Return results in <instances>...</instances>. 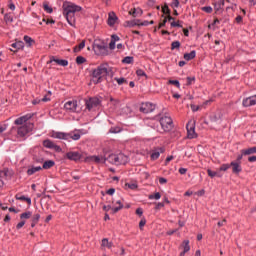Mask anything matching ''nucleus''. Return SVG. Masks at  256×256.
I'll return each mask as SVG.
<instances>
[{"label":"nucleus","instance_id":"obj_1","mask_svg":"<svg viewBox=\"0 0 256 256\" xmlns=\"http://www.w3.org/2000/svg\"><path fill=\"white\" fill-rule=\"evenodd\" d=\"M62 9L66 21L73 27V25H75V13H79L83 8L73 2H64Z\"/></svg>","mask_w":256,"mask_h":256},{"label":"nucleus","instance_id":"obj_2","mask_svg":"<svg viewBox=\"0 0 256 256\" xmlns=\"http://www.w3.org/2000/svg\"><path fill=\"white\" fill-rule=\"evenodd\" d=\"M109 75V64L102 63L97 68L92 69L90 77L91 82L94 85H99V83L103 82V77H107Z\"/></svg>","mask_w":256,"mask_h":256},{"label":"nucleus","instance_id":"obj_3","mask_svg":"<svg viewBox=\"0 0 256 256\" xmlns=\"http://www.w3.org/2000/svg\"><path fill=\"white\" fill-rule=\"evenodd\" d=\"M51 137H53V139H62L63 141H79V139H81V134L79 132L76 131H72V132H52Z\"/></svg>","mask_w":256,"mask_h":256},{"label":"nucleus","instance_id":"obj_4","mask_svg":"<svg viewBox=\"0 0 256 256\" xmlns=\"http://www.w3.org/2000/svg\"><path fill=\"white\" fill-rule=\"evenodd\" d=\"M106 161L111 165H127V163L129 162V157H127L123 153L109 154L106 157Z\"/></svg>","mask_w":256,"mask_h":256},{"label":"nucleus","instance_id":"obj_5","mask_svg":"<svg viewBox=\"0 0 256 256\" xmlns=\"http://www.w3.org/2000/svg\"><path fill=\"white\" fill-rule=\"evenodd\" d=\"M93 50L96 53V55H102L104 57L109 55V46H107V43H105L104 41H101V40L94 41Z\"/></svg>","mask_w":256,"mask_h":256},{"label":"nucleus","instance_id":"obj_6","mask_svg":"<svg viewBox=\"0 0 256 256\" xmlns=\"http://www.w3.org/2000/svg\"><path fill=\"white\" fill-rule=\"evenodd\" d=\"M34 127H35V125L30 122L25 123L22 126H19L17 128V137L18 138L27 137V135H29V133H31V131H33Z\"/></svg>","mask_w":256,"mask_h":256},{"label":"nucleus","instance_id":"obj_7","mask_svg":"<svg viewBox=\"0 0 256 256\" xmlns=\"http://www.w3.org/2000/svg\"><path fill=\"white\" fill-rule=\"evenodd\" d=\"M160 125L162 130L167 133L173 129V119H171L169 116H164L160 118Z\"/></svg>","mask_w":256,"mask_h":256},{"label":"nucleus","instance_id":"obj_8","mask_svg":"<svg viewBox=\"0 0 256 256\" xmlns=\"http://www.w3.org/2000/svg\"><path fill=\"white\" fill-rule=\"evenodd\" d=\"M86 109L88 111H91V109H95V107H99L101 105V100L97 97L90 98L85 101Z\"/></svg>","mask_w":256,"mask_h":256},{"label":"nucleus","instance_id":"obj_9","mask_svg":"<svg viewBox=\"0 0 256 256\" xmlns=\"http://www.w3.org/2000/svg\"><path fill=\"white\" fill-rule=\"evenodd\" d=\"M66 159H69V161H81L83 159V152L79 151H70L66 153Z\"/></svg>","mask_w":256,"mask_h":256},{"label":"nucleus","instance_id":"obj_10","mask_svg":"<svg viewBox=\"0 0 256 256\" xmlns=\"http://www.w3.org/2000/svg\"><path fill=\"white\" fill-rule=\"evenodd\" d=\"M154 109H155V104L150 102L142 103L140 106L141 113H153Z\"/></svg>","mask_w":256,"mask_h":256},{"label":"nucleus","instance_id":"obj_11","mask_svg":"<svg viewBox=\"0 0 256 256\" xmlns=\"http://www.w3.org/2000/svg\"><path fill=\"white\" fill-rule=\"evenodd\" d=\"M43 147H46V149H54L57 153L61 151V146L54 144V142L49 139L43 141Z\"/></svg>","mask_w":256,"mask_h":256},{"label":"nucleus","instance_id":"obj_12","mask_svg":"<svg viewBox=\"0 0 256 256\" xmlns=\"http://www.w3.org/2000/svg\"><path fill=\"white\" fill-rule=\"evenodd\" d=\"M64 109L70 111V113L77 112V100H70L64 104Z\"/></svg>","mask_w":256,"mask_h":256},{"label":"nucleus","instance_id":"obj_13","mask_svg":"<svg viewBox=\"0 0 256 256\" xmlns=\"http://www.w3.org/2000/svg\"><path fill=\"white\" fill-rule=\"evenodd\" d=\"M11 177H13V171L9 169H4L0 171V181H3V179L5 181H9Z\"/></svg>","mask_w":256,"mask_h":256},{"label":"nucleus","instance_id":"obj_14","mask_svg":"<svg viewBox=\"0 0 256 256\" xmlns=\"http://www.w3.org/2000/svg\"><path fill=\"white\" fill-rule=\"evenodd\" d=\"M242 105L243 107H253V105H256V94L248 98H245L242 101Z\"/></svg>","mask_w":256,"mask_h":256},{"label":"nucleus","instance_id":"obj_15","mask_svg":"<svg viewBox=\"0 0 256 256\" xmlns=\"http://www.w3.org/2000/svg\"><path fill=\"white\" fill-rule=\"evenodd\" d=\"M187 133H188V139H195L197 137V133H195V125L188 123L186 125Z\"/></svg>","mask_w":256,"mask_h":256},{"label":"nucleus","instance_id":"obj_16","mask_svg":"<svg viewBox=\"0 0 256 256\" xmlns=\"http://www.w3.org/2000/svg\"><path fill=\"white\" fill-rule=\"evenodd\" d=\"M118 20H119V17H117V14H115V12H110L108 14L107 23H108L109 27H114L115 23H117Z\"/></svg>","mask_w":256,"mask_h":256},{"label":"nucleus","instance_id":"obj_17","mask_svg":"<svg viewBox=\"0 0 256 256\" xmlns=\"http://www.w3.org/2000/svg\"><path fill=\"white\" fill-rule=\"evenodd\" d=\"M161 153H165V148L159 147L154 149L150 155L152 161H157V158L161 156Z\"/></svg>","mask_w":256,"mask_h":256},{"label":"nucleus","instance_id":"obj_18","mask_svg":"<svg viewBox=\"0 0 256 256\" xmlns=\"http://www.w3.org/2000/svg\"><path fill=\"white\" fill-rule=\"evenodd\" d=\"M230 167H232V173L235 175H239L243 171V168L241 167V164L239 162L232 161L230 163Z\"/></svg>","mask_w":256,"mask_h":256},{"label":"nucleus","instance_id":"obj_19","mask_svg":"<svg viewBox=\"0 0 256 256\" xmlns=\"http://www.w3.org/2000/svg\"><path fill=\"white\" fill-rule=\"evenodd\" d=\"M112 203L114 205H118V206L112 208L113 215H115V213H119V211H121V209H123V199L114 200V201H112Z\"/></svg>","mask_w":256,"mask_h":256},{"label":"nucleus","instance_id":"obj_20","mask_svg":"<svg viewBox=\"0 0 256 256\" xmlns=\"http://www.w3.org/2000/svg\"><path fill=\"white\" fill-rule=\"evenodd\" d=\"M12 49L10 51H13L14 53H17L20 49H23L25 47V43L23 41H16L11 44Z\"/></svg>","mask_w":256,"mask_h":256},{"label":"nucleus","instance_id":"obj_21","mask_svg":"<svg viewBox=\"0 0 256 256\" xmlns=\"http://www.w3.org/2000/svg\"><path fill=\"white\" fill-rule=\"evenodd\" d=\"M56 63L57 65H60V67H67V65H69V61L67 60H63V59H56V58H52L50 60V63Z\"/></svg>","mask_w":256,"mask_h":256},{"label":"nucleus","instance_id":"obj_22","mask_svg":"<svg viewBox=\"0 0 256 256\" xmlns=\"http://www.w3.org/2000/svg\"><path fill=\"white\" fill-rule=\"evenodd\" d=\"M129 15H132V17H141V15H143V9H141V8H132L129 11Z\"/></svg>","mask_w":256,"mask_h":256},{"label":"nucleus","instance_id":"obj_23","mask_svg":"<svg viewBox=\"0 0 256 256\" xmlns=\"http://www.w3.org/2000/svg\"><path fill=\"white\" fill-rule=\"evenodd\" d=\"M43 168L41 166H31L30 168H28L27 170V175L31 176V175H35V173L42 171Z\"/></svg>","mask_w":256,"mask_h":256},{"label":"nucleus","instance_id":"obj_24","mask_svg":"<svg viewBox=\"0 0 256 256\" xmlns=\"http://www.w3.org/2000/svg\"><path fill=\"white\" fill-rule=\"evenodd\" d=\"M90 159L94 163H107V159L103 156H91Z\"/></svg>","mask_w":256,"mask_h":256},{"label":"nucleus","instance_id":"obj_25","mask_svg":"<svg viewBox=\"0 0 256 256\" xmlns=\"http://www.w3.org/2000/svg\"><path fill=\"white\" fill-rule=\"evenodd\" d=\"M27 121H29V117L21 116L14 121V125H23L24 123H27Z\"/></svg>","mask_w":256,"mask_h":256},{"label":"nucleus","instance_id":"obj_26","mask_svg":"<svg viewBox=\"0 0 256 256\" xmlns=\"http://www.w3.org/2000/svg\"><path fill=\"white\" fill-rule=\"evenodd\" d=\"M196 55H197V52L195 50H192L190 53L184 54V59L185 61H191L195 59Z\"/></svg>","mask_w":256,"mask_h":256},{"label":"nucleus","instance_id":"obj_27","mask_svg":"<svg viewBox=\"0 0 256 256\" xmlns=\"http://www.w3.org/2000/svg\"><path fill=\"white\" fill-rule=\"evenodd\" d=\"M242 155H255L256 146L241 150Z\"/></svg>","mask_w":256,"mask_h":256},{"label":"nucleus","instance_id":"obj_28","mask_svg":"<svg viewBox=\"0 0 256 256\" xmlns=\"http://www.w3.org/2000/svg\"><path fill=\"white\" fill-rule=\"evenodd\" d=\"M41 219V215L40 214H34L31 218V227H35V225H37V223H39V220Z\"/></svg>","mask_w":256,"mask_h":256},{"label":"nucleus","instance_id":"obj_29","mask_svg":"<svg viewBox=\"0 0 256 256\" xmlns=\"http://www.w3.org/2000/svg\"><path fill=\"white\" fill-rule=\"evenodd\" d=\"M15 199H17V201H26V203H28V205H31V198H29V197H25L23 195L16 194Z\"/></svg>","mask_w":256,"mask_h":256},{"label":"nucleus","instance_id":"obj_30","mask_svg":"<svg viewBox=\"0 0 256 256\" xmlns=\"http://www.w3.org/2000/svg\"><path fill=\"white\" fill-rule=\"evenodd\" d=\"M127 27H140V24H141V20L139 19H136V20H131V21H127Z\"/></svg>","mask_w":256,"mask_h":256},{"label":"nucleus","instance_id":"obj_31","mask_svg":"<svg viewBox=\"0 0 256 256\" xmlns=\"http://www.w3.org/2000/svg\"><path fill=\"white\" fill-rule=\"evenodd\" d=\"M51 167H55V161L48 160L43 163L42 169H51Z\"/></svg>","mask_w":256,"mask_h":256},{"label":"nucleus","instance_id":"obj_32","mask_svg":"<svg viewBox=\"0 0 256 256\" xmlns=\"http://www.w3.org/2000/svg\"><path fill=\"white\" fill-rule=\"evenodd\" d=\"M214 11L215 15H223V7L219 6L217 3H214Z\"/></svg>","mask_w":256,"mask_h":256},{"label":"nucleus","instance_id":"obj_33","mask_svg":"<svg viewBox=\"0 0 256 256\" xmlns=\"http://www.w3.org/2000/svg\"><path fill=\"white\" fill-rule=\"evenodd\" d=\"M184 253H189L191 251V246H189V240H184L182 243Z\"/></svg>","mask_w":256,"mask_h":256},{"label":"nucleus","instance_id":"obj_34","mask_svg":"<svg viewBox=\"0 0 256 256\" xmlns=\"http://www.w3.org/2000/svg\"><path fill=\"white\" fill-rule=\"evenodd\" d=\"M102 247H107V249H111L113 247V242H109V239L104 238L102 239Z\"/></svg>","mask_w":256,"mask_h":256},{"label":"nucleus","instance_id":"obj_35","mask_svg":"<svg viewBox=\"0 0 256 256\" xmlns=\"http://www.w3.org/2000/svg\"><path fill=\"white\" fill-rule=\"evenodd\" d=\"M32 216L33 213L31 211H26L20 215V219L23 221L24 219H31Z\"/></svg>","mask_w":256,"mask_h":256},{"label":"nucleus","instance_id":"obj_36","mask_svg":"<svg viewBox=\"0 0 256 256\" xmlns=\"http://www.w3.org/2000/svg\"><path fill=\"white\" fill-rule=\"evenodd\" d=\"M162 13V18H164L165 15H171V9H169V6L167 4L162 6Z\"/></svg>","mask_w":256,"mask_h":256},{"label":"nucleus","instance_id":"obj_37","mask_svg":"<svg viewBox=\"0 0 256 256\" xmlns=\"http://www.w3.org/2000/svg\"><path fill=\"white\" fill-rule=\"evenodd\" d=\"M208 176L213 177H223V174H220L219 172L212 171L211 169L207 170Z\"/></svg>","mask_w":256,"mask_h":256},{"label":"nucleus","instance_id":"obj_38","mask_svg":"<svg viewBox=\"0 0 256 256\" xmlns=\"http://www.w3.org/2000/svg\"><path fill=\"white\" fill-rule=\"evenodd\" d=\"M82 49H85V40H83L78 46L74 48V53H79Z\"/></svg>","mask_w":256,"mask_h":256},{"label":"nucleus","instance_id":"obj_39","mask_svg":"<svg viewBox=\"0 0 256 256\" xmlns=\"http://www.w3.org/2000/svg\"><path fill=\"white\" fill-rule=\"evenodd\" d=\"M148 199H150V200L155 199L156 201H159V199H161V193L156 192L155 194H150L148 196Z\"/></svg>","mask_w":256,"mask_h":256},{"label":"nucleus","instance_id":"obj_40","mask_svg":"<svg viewBox=\"0 0 256 256\" xmlns=\"http://www.w3.org/2000/svg\"><path fill=\"white\" fill-rule=\"evenodd\" d=\"M133 61H134L133 56H126L122 60V63H125L126 65H131V63H133Z\"/></svg>","mask_w":256,"mask_h":256},{"label":"nucleus","instance_id":"obj_41","mask_svg":"<svg viewBox=\"0 0 256 256\" xmlns=\"http://www.w3.org/2000/svg\"><path fill=\"white\" fill-rule=\"evenodd\" d=\"M24 41H25L26 44H28V47H31V45H33V43H35V40H33L29 36H24Z\"/></svg>","mask_w":256,"mask_h":256},{"label":"nucleus","instance_id":"obj_42","mask_svg":"<svg viewBox=\"0 0 256 256\" xmlns=\"http://www.w3.org/2000/svg\"><path fill=\"white\" fill-rule=\"evenodd\" d=\"M9 128V124L7 123H0V135L5 133V130Z\"/></svg>","mask_w":256,"mask_h":256},{"label":"nucleus","instance_id":"obj_43","mask_svg":"<svg viewBox=\"0 0 256 256\" xmlns=\"http://www.w3.org/2000/svg\"><path fill=\"white\" fill-rule=\"evenodd\" d=\"M181 47V42L179 41H174L171 43V50L179 49Z\"/></svg>","mask_w":256,"mask_h":256},{"label":"nucleus","instance_id":"obj_44","mask_svg":"<svg viewBox=\"0 0 256 256\" xmlns=\"http://www.w3.org/2000/svg\"><path fill=\"white\" fill-rule=\"evenodd\" d=\"M86 61H87V59H85V57H83V56L76 57L77 65H83V63H85Z\"/></svg>","mask_w":256,"mask_h":256},{"label":"nucleus","instance_id":"obj_45","mask_svg":"<svg viewBox=\"0 0 256 256\" xmlns=\"http://www.w3.org/2000/svg\"><path fill=\"white\" fill-rule=\"evenodd\" d=\"M211 122L212 123H221V115L217 116V115H214L211 117Z\"/></svg>","mask_w":256,"mask_h":256},{"label":"nucleus","instance_id":"obj_46","mask_svg":"<svg viewBox=\"0 0 256 256\" xmlns=\"http://www.w3.org/2000/svg\"><path fill=\"white\" fill-rule=\"evenodd\" d=\"M109 133H121V127L115 126L109 129Z\"/></svg>","mask_w":256,"mask_h":256},{"label":"nucleus","instance_id":"obj_47","mask_svg":"<svg viewBox=\"0 0 256 256\" xmlns=\"http://www.w3.org/2000/svg\"><path fill=\"white\" fill-rule=\"evenodd\" d=\"M170 85H175L177 89H181V83H179V80H169Z\"/></svg>","mask_w":256,"mask_h":256},{"label":"nucleus","instance_id":"obj_48","mask_svg":"<svg viewBox=\"0 0 256 256\" xmlns=\"http://www.w3.org/2000/svg\"><path fill=\"white\" fill-rule=\"evenodd\" d=\"M145 225H147V219L142 218L139 222V228L141 231H143V228L145 227Z\"/></svg>","mask_w":256,"mask_h":256},{"label":"nucleus","instance_id":"obj_49","mask_svg":"<svg viewBox=\"0 0 256 256\" xmlns=\"http://www.w3.org/2000/svg\"><path fill=\"white\" fill-rule=\"evenodd\" d=\"M136 75H137L138 77H147V74L145 73V71H144L143 69H138V70L136 71Z\"/></svg>","mask_w":256,"mask_h":256},{"label":"nucleus","instance_id":"obj_50","mask_svg":"<svg viewBox=\"0 0 256 256\" xmlns=\"http://www.w3.org/2000/svg\"><path fill=\"white\" fill-rule=\"evenodd\" d=\"M231 168V164H222L219 168V171H227Z\"/></svg>","mask_w":256,"mask_h":256},{"label":"nucleus","instance_id":"obj_51","mask_svg":"<svg viewBox=\"0 0 256 256\" xmlns=\"http://www.w3.org/2000/svg\"><path fill=\"white\" fill-rule=\"evenodd\" d=\"M201 9L204 13H213V8L211 6H204Z\"/></svg>","mask_w":256,"mask_h":256},{"label":"nucleus","instance_id":"obj_52","mask_svg":"<svg viewBox=\"0 0 256 256\" xmlns=\"http://www.w3.org/2000/svg\"><path fill=\"white\" fill-rule=\"evenodd\" d=\"M170 7H172V9H178L179 7V0H172Z\"/></svg>","mask_w":256,"mask_h":256},{"label":"nucleus","instance_id":"obj_53","mask_svg":"<svg viewBox=\"0 0 256 256\" xmlns=\"http://www.w3.org/2000/svg\"><path fill=\"white\" fill-rule=\"evenodd\" d=\"M4 21H6V23H13V17H11L9 14H5Z\"/></svg>","mask_w":256,"mask_h":256},{"label":"nucleus","instance_id":"obj_54","mask_svg":"<svg viewBox=\"0 0 256 256\" xmlns=\"http://www.w3.org/2000/svg\"><path fill=\"white\" fill-rule=\"evenodd\" d=\"M165 207V202H158L155 206L156 210L163 209Z\"/></svg>","mask_w":256,"mask_h":256},{"label":"nucleus","instance_id":"obj_55","mask_svg":"<svg viewBox=\"0 0 256 256\" xmlns=\"http://www.w3.org/2000/svg\"><path fill=\"white\" fill-rule=\"evenodd\" d=\"M187 85H193L195 83V77H187Z\"/></svg>","mask_w":256,"mask_h":256},{"label":"nucleus","instance_id":"obj_56","mask_svg":"<svg viewBox=\"0 0 256 256\" xmlns=\"http://www.w3.org/2000/svg\"><path fill=\"white\" fill-rule=\"evenodd\" d=\"M44 11H46V13H53V8L49 7L47 4H44Z\"/></svg>","mask_w":256,"mask_h":256},{"label":"nucleus","instance_id":"obj_57","mask_svg":"<svg viewBox=\"0 0 256 256\" xmlns=\"http://www.w3.org/2000/svg\"><path fill=\"white\" fill-rule=\"evenodd\" d=\"M126 187H128V189L134 190V189H137V184H135V183H131V184L126 183Z\"/></svg>","mask_w":256,"mask_h":256},{"label":"nucleus","instance_id":"obj_58","mask_svg":"<svg viewBox=\"0 0 256 256\" xmlns=\"http://www.w3.org/2000/svg\"><path fill=\"white\" fill-rule=\"evenodd\" d=\"M115 81H117L118 85H123L127 80L125 78H115Z\"/></svg>","mask_w":256,"mask_h":256},{"label":"nucleus","instance_id":"obj_59","mask_svg":"<svg viewBox=\"0 0 256 256\" xmlns=\"http://www.w3.org/2000/svg\"><path fill=\"white\" fill-rule=\"evenodd\" d=\"M25 226V220H22L21 222H19L17 225H16V229H22V227Z\"/></svg>","mask_w":256,"mask_h":256},{"label":"nucleus","instance_id":"obj_60","mask_svg":"<svg viewBox=\"0 0 256 256\" xmlns=\"http://www.w3.org/2000/svg\"><path fill=\"white\" fill-rule=\"evenodd\" d=\"M167 25V18H164L163 21L159 24L158 29H161Z\"/></svg>","mask_w":256,"mask_h":256},{"label":"nucleus","instance_id":"obj_61","mask_svg":"<svg viewBox=\"0 0 256 256\" xmlns=\"http://www.w3.org/2000/svg\"><path fill=\"white\" fill-rule=\"evenodd\" d=\"M171 27H183V25H181L180 23H179V21H177V22H175V21H173V22H171Z\"/></svg>","mask_w":256,"mask_h":256},{"label":"nucleus","instance_id":"obj_62","mask_svg":"<svg viewBox=\"0 0 256 256\" xmlns=\"http://www.w3.org/2000/svg\"><path fill=\"white\" fill-rule=\"evenodd\" d=\"M119 36H117V34H113L112 36H111V41H113L114 43H117V41H119Z\"/></svg>","mask_w":256,"mask_h":256},{"label":"nucleus","instance_id":"obj_63","mask_svg":"<svg viewBox=\"0 0 256 256\" xmlns=\"http://www.w3.org/2000/svg\"><path fill=\"white\" fill-rule=\"evenodd\" d=\"M226 224H227V219H225V218L222 221L217 223L218 227H224V225H226Z\"/></svg>","mask_w":256,"mask_h":256},{"label":"nucleus","instance_id":"obj_64","mask_svg":"<svg viewBox=\"0 0 256 256\" xmlns=\"http://www.w3.org/2000/svg\"><path fill=\"white\" fill-rule=\"evenodd\" d=\"M107 195H115V188H110L106 191Z\"/></svg>","mask_w":256,"mask_h":256}]
</instances>
